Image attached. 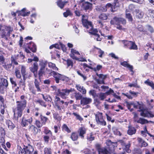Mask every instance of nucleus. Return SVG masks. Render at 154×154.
Listing matches in <instances>:
<instances>
[{"instance_id":"de8ad7c7","label":"nucleus","mask_w":154,"mask_h":154,"mask_svg":"<svg viewBox=\"0 0 154 154\" xmlns=\"http://www.w3.org/2000/svg\"><path fill=\"white\" fill-rule=\"evenodd\" d=\"M51 149L49 148H45L44 149V154H52Z\"/></svg>"},{"instance_id":"5fc2aeb1","label":"nucleus","mask_w":154,"mask_h":154,"mask_svg":"<svg viewBox=\"0 0 154 154\" xmlns=\"http://www.w3.org/2000/svg\"><path fill=\"white\" fill-rule=\"evenodd\" d=\"M21 71L23 76H24L25 75V73L26 72V68L25 66H22Z\"/></svg>"},{"instance_id":"4c0bfd02","label":"nucleus","mask_w":154,"mask_h":154,"mask_svg":"<svg viewBox=\"0 0 154 154\" xmlns=\"http://www.w3.org/2000/svg\"><path fill=\"white\" fill-rule=\"evenodd\" d=\"M143 12L142 11H139L136 13V17L137 18L140 19L143 17Z\"/></svg>"},{"instance_id":"f3484780","label":"nucleus","mask_w":154,"mask_h":154,"mask_svg":"<svg viewBox=\"0 0 154 154\" xmlns=\"http://www.w3.org/2000/svg\"><path fill=\"white\" fill-rule=\"evenodd\" d=\"M140 115L144 117H152L154 116L149 112L147 109H144L141 112Z\"/></svg>"},{"instance_id":"f03ea898","label":"nucleus","mask_w":154,"mask_h":154,"mask_svg":"<svg viewBox=\"0 0 154 154\" xmlns=\"http://www.w3.org/2000/svg\"><path fill=\"white\" fill-rule=\"evenodd\" d=\"M26 101H21L17 105L16 109L14 110V119L16 121L18 120L19 117H20L22 114L23 110L26 106Z\"/></svg>"},{"instance_id":"79ce46f5","label":"nucleus","mask_w":154,"mask_h":154,"mask_svg":"<svg viewBox=\"0 0 154 154\" xmlns=\"http://www.w3.org/2000/svg\"><path fill=\"white\" fill-rule=\"evenodd\" d=\"M148 32L149 31L151 33H152L154 32V30L153 28L150 25H148L146 26V28L145 29Z\"/></svg>"},{"instance_id":"c85d7f7f","label":"nucleus","mask_w":154,"mask_h":154,"mask_svg":"<svg viewBox=\"0 0 154 154\" xmlns=\"http://www.w3.org/2000/svg\"><path fill=\"white\" fill-rule=\"evenodd\" d=\"M144 83L150 86L154 90V84L152 81H149V79L144 82Z\"/></svg>"},{"instance_id":"69168bd1","label":"nucleus","mask_w":154,"mask_h":154,"mask_svg":"<svg viewBox=\"0 0 154 154\" xmlns=\"http://www.w3.org/2000/svg\"><path fill=\"white\" fill-rule=\"evenodd\" d=\"M102 68V66L100 65H98L97 66L96 68H94L93 69L96 72L99 71L100 69Z\"/></svg>"},{"instance_id":"7ed1b4c3","label":"nucleus","mask_w":154,"mask_h":154,"mask_svg":"<svg viewBox=\"0 0 154 154\" xmlns=\"http://www.w3.org/2000/svg\"><path fill=\"white\" fill-rule=\"evenodd\" d=\"M48 64L47 61H44L40 64L41 67L38 71L39 77H41L43 75L51 73V70L48 69V68H45L46 66Z\"/></svg>"},{"instance_id":"7c9ffc66","label":"nucleus","mask_w":154,"mask_h":154,"mask_svg":"<svg viewBox=\"0 0 154 154\" xmlns=\"http://www.w3.org/2000/svg\"><path fill=\"white\" fill-rule=\"evenodd\" d=\"M60 102L62 103V104H63L64 105L66 106L68 104L69 102H65L62 100H60V99L59 98V97H56L55 98V102Z\"/></svg>"},{"instance_id":"3c124183","label":"nucleus","mask_w":154,"mask_h":154,"mask_svg":"<svg viewBox=\"0 0 154 154\" xmlns=\"http://www.w3.org/2000/svg\"><path fill=\"white\" fill-rule=\"evenodd\" d=\"M35 124L38 128H40L43 125L42 122L41 123L40 121L38 120H36L35 122Z\"/></svg>"},{"instance_id":"1a4fd4ad","label":"nucleus","mask_w":154,"mask_h":154,"mask_svg":"<svg viewBox=\"0 0 154 154\" xmlns=\"http://www.w3.org/2000/svg\"><path fill=\"white\" fill-rule=\"evenodd\" d=\"M96 146L98 150L99 154H111L109 146L100 148L99 144H97Z\"/></svg>"},{"instance_id":"774afa93","label":"nucleus","mask_w":154,"mask_h":154,"mask_svg":"<svg viewBox=\"0 0 154 154\" xmlns=\"http://www.w3.org/2000/svg\"><path fill=\"white\" fill-rule=\"evenodd\" d=\"M43 139L45 142L46 143H48L49 142V137L47 136H44Z\"/></svg>"},{"instance_id":"0eeeda50","label":"nucleus","mask_w":154,"mask_h":154,"mask_svg":"<svg viewBox=\"0 0 154 154\" xmlns=\"http://www.w3.org/2000/svg\"><path fill=\"white\" fill-rule=\"evenodd\" d=\"M53 89L55 90V93L56 95L58 96H64L65 95L68 96L69 93L72 91V89L70 90L67 89H63L61 90L57 89L56 87L55 86L52 87Z\"/></svg>"},{"instance_id":"c756f323","label":"nucleus","mask_w":154,"mask_h":154,"mask_svg":"<svg viewBox=\"0 0 154 154\" xmlns=\"http://www.w3.org/2000/svg\"><path fill=\"white\" fill-rule=\"evenodd\" d=\"M40 117L42 124H43V125H45L46 122L48 120V119L47 117L43 116L42 115L40 116Z\"/></svg>"},{"instance_id":"6e6d98bb","label":"nucleus","mask_w":154,"mask_h":154,"mask_svg":"<svg viewBox=\"0 0 154 154\" xmlns=\"http://www.w3.org/2000/svg\"><path fill=\"white\" fill-rule=\"evenodd\" d=\"M125 149L126 151L128 153H130L131 152V150L129 149V148L130 146V144L129 143L125 146Z\"/></svg>"},{"instance_id":"ddd939ff","label":"nucleus","mask_w":154,"mask_h":154,"mask_svg":"<svg viewBox=\"0 0 154 154\" xmlns=\"http://www.w3.org/2000/svg\"><path fill=\"white\" fill-rule=\"evenodd\" d=\"M96 75L99 78V79L96 80L97 83L98 84H105L104 80L107 77V75L102 74H98L97 72Z\"/></svg>"},{"instance_id":"e2e57ef3","label":"nucleus","mask_w":154,"mask_h":154,"mask_svg":"<svg viewBox=\"0 0 154 154\" xmlns=\"http://www.w3.org/2000/svg\"><path fill=\"white\" fill-rule=\"evenodd\" d=\"M18 148L20 149L19 154H26L25 151L23 148L22 149L20 146H19Z\"/></svg>"},{"instance_id":"49530a36","label":"nucleus","mask_w":154,"mask_h":154,"mask_svg":"<svg viewBox=\"0 0 154 154\" xmlns=\"http://www.w3.org/2000/svg\"><path fill=\"white\" fill-rule=\"evenodd\" d=\"M15 73L16 77L20 79L21 78V76L20 73V71L17 69H16L15 70Z\"/></svg>"},{"instance_id":"603ef678","label":"nucleus","mask_w":154,"mask_h":154,"mask_svg":"<svg viewBox=\"0 0 154 154\" xmlns=\"http://www.w3.org/2000/svg\"><path fill=\"white\" fill-rule=\"evenodd\" d=\"M146 46L149 47L147 48L148 49L150 48L154 51V44H151L150 43H148L146 44Z\"/></svg>"},{"instance_id":"338daca9","label":"nucleus","mask_w":154,"mask_h":154,"mask_svg":"<svg viewBox=\"0 0 154 154\" xmlns=\"http://www.w3.org/2000/svg\"><path fill=\"white\" fill-rule=\"evenodd\" d=\"M129 86L130 87H137L139 88V86L137 84V81H136V82L134 83L130 84L129 85Z\"/></svg>"},{"instance_id":"393cba45","label":"nucleus","mask_w":154,"mask_h":154,"mask_svg":"<svg viewBox=\"0 0 154 154\" xmlns=\"http://www.w3.org/2000/svg\"><path fill=\"white\" fill-rule=\"evenodd\" d=\"M121 65L125 67L128 68L129 70L131 72L133 71V67L132 66L128 64L126 61H124L123 62L121 63Z\"/></svg>"},{"instance_id":"13d9d810","label":"nucleus","mask_w":154,"mask_h":154,"mask_svg":"<svg viewBox=\"0 0 154 154\" xmlns=\"http://www.w3.org/2000/svg\"><path fill=\"white\" fill-rule=\"evenodd\" d=\"M108 95H109L110 94H111L112 95H113V96H118L116 95L115 94H114L113 90L110 89L109 90L106 92Z\"/></svg>"},{"instance_id":"052dcab7","label":"nucleus","mask_w":154,"mask_h":154,"mask_svg":"<svg viewBox=\"0 0 154 154\" xmlns=\"http://www.w3.org/2000/svg\"><path fill=\"white\" fill-rule=\"evenodd\" d=\"M89 94L90 95H91L92 96H96V91L94 90H91L89 91Z\"/></svg>"},{"instance_id":"37998d69","label":"nucleus","mask_w":154,"mask_h":154,"mask_svg":"<svg viewBox=\"0 0 154 154\" xmlns=\"http://www.w3.org/2000/svg\"><path fill=\"white\" fill-rule=\"evenodd\" d=\"M5 143V140L4 137L1 136L0 137V144H1L2 147H5L6 148Z\"/></svg>"},{"instance_id":"9b49d317","label":"nucleus","mask_w":154,"mask_h":154,"mask_svg":"<svg viewBox=\"0 0 154 154\" xmlns=\"http://www.w3.org/2000/svg\"><path fill=\"white\" fill-rule=\"evenodd\" d=\"M51 74L52 75H53L56 82L57 83H58L60 80L63 81L65 79L66 77L65 76L54 71H51Z\"/></svg>"},{"instance_id":"473e14b6","label":"nucleus","mask_w":154,"mask_h":154,"mask_svg":"<svg viewBox=\"0 0 154 154\" xmlns=\"http://www.w3.org/2000/svg\"><path fill=\"white\" fill-rule=\"evenodd\" d=\"M99 18L100 19L103 20H105L108 18V15L107 14L104 13L101 14L99 16Z\"/></svg>"},{"instance_id":"72a5a7b5","label":"nucleus","mask_w":154,"mask_h":154,"mask_svg":"<svg viewBox=\"0 0 154 154\" xmlns=\"http://www.w3.org/2000/svg\"><path fill=\"white\" fill-rule=\"evenodd\" d=\"M34 84L35 87L37 89V91L38 92L41 91V89L39 86V83L38 81L36 79L35 80Z\"/></svg>"},{"instance_id":"aec40b11","label":"nucleus","mask_w":154,"mask_h":154,"mask_svg":"<svg viewBox=\"0 0 154 154\" xmlns=\"http://www.w3.org/2000/svg\"><path fill=\"white\" fill-rule=\"evenodd\" d=\"M23 149L25 151L26 154H31L34 150L33 147L30 145L24 146Z\"/></svg>"},{"instance_id":"f257e3e1","label":"nucleus","mask_w":154,"mask_h":154,"mask_svg":"<svg viewBox=\"0 0 154 154\" xmlns=\"http://www.w3.org/2000/svg\"><path fill=\"white\" fill-rule=\"evenodd\" d=\"M85 16L84 15H82V22L83 26L86 29H89V32L95 35V38H96L97 41H100L101 38L100 37V35L97 33L98 30L96 29H94L92 23L85 19Z\"/></svg>"},{"instance_id":"864d4df0","label":"nucleus","mask_w":154,"mask_h":154,"mask_svg":"<svg viewBox=\"0 0 154 154\" xmlns=\"http://www.w3.org/2000/svg\"><path fill=\"white\" fill-rule=\"evenodd\" d=\"M126 17L128 19L129 21L132 22L133 20V18L131 14L129 13H126Z\"/></svg>"},{"instance_id":"20e7f679","label":"nucleus","mask_w":154,"mask_h":154,"mask_svg":"<svg viewBox=\"0 0 154 154\" xmlns=\"http://www.w3.org/2000/svg\"><path fill=\"white\" fill-rule=\"evenodd\" d=\"M25 57V56L23 55V53L20 52L18 54L12 56L11 57V60L12 63H14L15 65H17V62H23Z\"/></svg>"},{"instance_id":"bb28decb","label":"nucleus","mask_w":154,"mask_h":154,"mask_svg":"<svg viewBox=\"0 0 154 154\" xmlns=\"http://www.w3.org/2000/svg\"><path fill=\"white\" fill-rule=\"evenodd\" d=\"M137 28L138 30L140 32H144L145 34H148L149 33L146 30L143 28V27L141 25H138L137 26Z\"/></svg>"},{"instance_id":"dca6fc26","label":"nucleus","mask_w":154,"mask_h":154,"mask_svg":"<svg viewBox=\"0 0 154 154\" xmlns=\"http://www.w3.org/2000/svg\"><path fill=\"white\" fill-rule=\"evenodd\" d=\"M82 97H76V99H81V104L83 105L89 104L91 101V99L87 98L86 97H83L82 98Z\"/></svg>"},{"instance_id":"f704fd0d","label":"nucleus","mask_w":154,"mask_h":154,"mask_svg":"<svg viewBox=\"0 0 154 154\" xmlns=\"http://www.w3.org/2000/svg\"><path fill=\"white\" fill-rule=\"evenodd\" d=\"M67 2H57V5L61 8H63Z\"/></svg>"},{"instance_id":"39448f33","label":"nucleus","mask_w":154,"mask_h":154,"mask_svg":"<svg viewBox=\"0 0 154 154\" xmlns=\"http://www.w3.org/2000/svg\"><path fill=\"white\" fill-rule=\"evenodd\" d=\"M12 31L9 27H2L1 29L0 35L2 38H5L6 40L10 36V33Z\"/></svg>"},{"instance_id":"8fccbe9b","label":"nucleus","mask_w":154,"mask_h":154,"mask_svg":"<svg viewBox=\"0 0 154 154\" xmlns=\"http://www.w3.org/2000/svg\"><path fill=\"white\" fill-rule=\"evenodd\" d=\"M12 63H11L6 65L5 63L4 65H2V66L4 68L6 69L7 70H8L12 66Z\"/></svg>"},{"instance_id":"a18cd8bd","label":"nucleus","mask_w":154,"mask_h":154,"mask_svg":"<svg viewBox=\"0 0 154 154\" xmlns=\"http://www.w3.org/2000/svg\"><path fill=\"white\" fill-rule=\"evenodd\" d=\"M87 139L89 141H92L94 139V137L92 133L88 134L87 136Z\"/></svg>"},{"instance_id":"4d7b16f0","label":"nucleus","mask_w":154,"mask_h":154,"mask_svg":"<svg viewBox=\"0 0 154 154\" xmlns=\"http://www.w3.org/2000/svg\"><path fill=\"white\" fill-rule=\"evenodd\" d=\"M1 136L4 137L5 134V132L4 129L1 127L0 130Z\"/></svg>"},{"instance_id":"6ab92c4d","label":"nucleus","mask_w":154,"mask_h":154,"mask_svg":"<svg viewBox=\"0 0 154 154\" xmlns=\"http://www.w3.org/2000/svg\"><path fill=\"white\" fill-rule=\"evenodd\" d=\"M56 103L55 104L56 106L57 109L60 111V112H64L65 110V106L63 104L60 102H56Z\"/></svg>"},{"instance_id":"2eb2a0df","label":"nucleus","mask_w":154,"mask_h":154,"mask_svg":"<svg viewBox=\"0 0 154 154\" xmlns=\"http://www.w3.org/2000/svg\"><path fill=\"white\" fill-rule=\"evenodd\" d=\"M30 71L32 72L35 78L37 76V71L38 69V65L37 62H35L34 63L33 65L29 68Z\"/></svg>"},{"instance_id":"a19ab883","label":"nucleus","mask_w":154,"mask_h":154,"mask_svg":"<svg viewBox=\"0 0 154 154\" xmlns=\"http://www.w3.org/2000/svg\"><path fill=\"white\" fill-rule=\"evenodd\" d=\"M48 66L52 68L53 69L55 70H58V68L56 66V65L55 64L52 63L51 62L48 63Z\"/></svg>"},{"instance_id":"5701e85b","label":"nucleus","mask_w":154,"mask_h":154,"mask_svg":"<svg viewBox=\"0 0 154 154\" xmlns=\"http://www.w3.org/2000/svg\"><path fill=\"white\" fill-rule=\"evenodd\" d=\"M26 9L23 8L21 11H20L18 13L19 15L22 16L23 17L27 16L29 15L30 12V11L26 12Z\"/></svg>"},{"instance_id":"2f4dec72","label":"nucleus","mask_w":154,"mask_h":154,"mask_svg":"<svg viewBox=\"0 0 154 154\" xmlns=\"http://www.w3.org/2000/svg\"><path fill=\"white\" fill-rule=\"evenodd\" d=\"M70 137L73 141L76 140L78 138V135L76 133L73 132L71 134Z\"/></svg>"},{"instance_id":"4468645a","label":"nucleus","mask_w":154,"mask_h":154,"mask_svg":"<svg viewBox=\"0 0 154 154\" xmlns=\"http://www.w3.org/2000/svg\"><path fill=\"white\" fill-rule=\"evenodd\" d=\"M82 7L85 10H90L92 9V5L91 3L88 2H85L84 0L82 1Z\"/></svg>"},{"instance_id":"cd10ccee","label":"nucleus","mask_w":154,"mask_h":154,"mask_svg":"<svg viewBox=\"0 0 154 154\" xmlns=\"http://www.w3.org/2000/svg\"><path fill=\"white\" fill-rule=\"evenodd\" d=\"M1 84L2 85V88L3 87L7 88L8 85V83L7 80L4 79H1Z\"/></svg>"},{"instance_id":"4be33fe9","label":"nucleus","mask_w":154,"mask_h":154,"mask_svg":"<svg viewBox=\"0 0 154 154\" xmlns=\"http://www.w3.org/2000/svg\"><path fill=\"white\" fill-rule=\"evenodd\" d=\"M6 124L8 125L9 129L13 130L15 127V125L9 120H8L6 122Z\"/></svg>"},{"instance_id":"0e129e2a","label":"nucleus","mask_w":154,"mask_h":154,"mask_svg":"<svg viewBox=\"0 0 154 154\" xmlns=\"http://www.w3.org/2000/svg\"><path fill=\"white\" fill-rule=\"evenodd\" d=\"M71 14V13L69 10H67L66 12H64L63 14V15L64 17H67L69 15H70Z\"/></svg>"},{"instance_id":"423d86ee","label":"nucleus","mask_w":154,"mask_h":154,"mask_svg":"<svg viewBox=\"0 0 154 154\" xmlns=\"http://www.w3.org/2000/svg\"><path fill=\"white\" fill-rule=\"evenodd\" d=\"M126 105L128 109L130 110L131 112H132L133 110V108H131L132 106H133L134 108L137 109L138 108L139 109V111L141 112L144 108L143 105L141 104L138 102H137V105H136L132 103H129L127 102L126 103Z\"/></svg>"},{"instance_id":"412c9836","label":"nucleus","mask_w":154,"mask_h":154,"mask_svg":"<svg viewBox=\"0 0 154 154\" xmlns=\"http://www.w3.org/2000/svg\"><path fill=\"white\" fill-rule=\"evenodd\" d=\"M87 129L84 127H80L78 131L79 135L82 138H84V134H85Z\"/></svg>"},{"instance_id":"680f3d73","label":"nucleus","mask_w":154,"mask_h":154,"mask_svg":"<svg viewBox=\"0 0 154 154\" xmlns=\"http://www.w3.org/2000/svg\"><path fill=\"white\" fill-rule=\"evenodd\" d=\"M77 73L81 77H82L83 78L84 81H85L86 79H87L86 77V76L82 74L81 73L80 71L77 70Z\"/></svg>"},{"instance_id":"e433bc0d","label":"nucleus","mask_w":154,"mask_h":154,"mask_svg":"<svg viewBox=\"0 0 154 154\" xmlns=\"http://www.w3.org/2000/svg\"><path fill=\"white\" fill-rule=\"evenodd\" d=\"M26 122V118L24 117H23L21 122V125L23 127H25L28 125L29 124Z\"/></svg>"},{"instance_id":"c03bdc74","label":"nucleus","mask_w":154,"mask_h":154,"mask_svg":"<svg viewBox=\"0 0 154 154\" xmlns=\"http://www.w3.org/2000/svg\"><path fill=\"white\" fill-rule=\"evenodd\" d=\"M62 129L64 131H65L67 132L68 133H70L71 132V131L68 128L67 125L64 124L62 127Z\"/></svg>"},{"instance_id":"f8f14e48","label":"nucleus","mask_w":154,"mask_h":154,"mask_svg":"<svg viewBox=\"0 0 154 154\" xmlns=\"http://www.w3.org/2000/svg\"><path fill=\"white\" fill-rule=\"evenodd\" d=\"M110 23L112 25H120V23L125 25L126 23V21L123 18L115 17L110 21Z\"/></svg>"},{"instance_id":"09e8293b","label":"nucleus","mask_w":154,"mask_h":154,"mask_svg":"<svg viewBox=\"0 0 154 154\" xmlns=\"http://www.w3.org/2000/svg\"><path fill=\"white\" fill-rule=\"evenodd\" d=\"M53 117L54 118L57 120L59 121L61 119V117L57 113H55L53 114Z\"/></svg>"},{"instance_id":"c9c22d12","label":"nucleus","mask_w":154,"mask_h":154,"mask_svg":"<svg viewBox=\"0 0 154 154\" xmlns=\"http://www.w3.org/2000/svg\"><path fill=\"white\" fill-rule=\"evenodd\" d=\"M138 123H140L141 124H144L146 123H148L147 120L145 119L142 118H140L138 120H137L136 121Z\"/></svg>"},{"instance_id":"6e6552de","label":"nucleus","mask_w":154,"mask_h":154,"mask_svg":"<svg viewBox=\"0 0 154 154\" xmlns=\"http://www.w3.org/2000/svg\"><path fill=\"white\" fill-rule=\"evenodd\" d=\"M121 42L124 45V47L128 48L129 49L136 50L137 49V46L135 43L130 41L127 40H122Z\"/></svg>"},{"instance_id":"58836bf2","label":"nucleus","mask_w":154,"mask_h":154,"mask_svg":"<svg viewBox=\"0 0 154 154\" xmlns=\"http://www.w3.org/2000/svg\"><path fill=\"white\" fill-rule=\"evenodd\" d=\"M5 63V58L3 55L0 54V64L4 65Z\"/></svg>"},{"instance_id":"a878e982","label":"nucleus","mask_w":154,"mask_h":154,"mask_svg":"<svg viewBox=\"0 0 154 154\" xmlns=\"http://www.w3.org/2000/svg\"><path fill=\"white\" fill-rule=\"evenodd\" d=\"M29 130L35 134H37L38 131V130L37 128L33 125H32L29 126Z\"/></svg>"},{"instance_id":"a211bd4d","label":"nucleus","mask_w":154,"mask_h":154,"mask_svg":"<svg viewBox=\"0 0 154 154\" xmlns=\"http://www.w3.org/2000/svg\"><path fill=\"white\" fill-rule=\"evenodd\" d=\"M30 51L33 52H35L36 51V46L32 42H30L29 43H27V45L26 46Z\"/></svg>"},{"instance_id":"ea45409f","label":"nucleus","mask_w":154,"mask_h":154,"mask_svg":"<svg viewBox=\"0 0 154 154\" xmlns=\"http://www.w3.org/2000/svg\"><path fill=\"white\" fill-rule=\"evenodd\" d=\"M72 114L75 117L76 119L80 121L83 120V118L77 113L76 112H73Z\"/></svg>"},{"instance_id":"9d476101","label":"nucleus","mask_w":154,"mask_h":154,"mask_svg":"<svg viewBox=\"0 0 154 154\" xmlns=\"http://www.w3.org/2000/svg\"><path fill=\"white\" fill-rule=\"evenodd\" d=\"M96 121L98 125L105 126L106 125V121L103 119L102 113H99L95 115Z\"/></svg>"},{"instance_id":"b1692460","label":"nucleus","mask_w":154,"mask_h":154,"mask_svg":"<svg viewBox=\"0 0 154 154\" xmlns=\"http://www.w3.org/2000/svg\"><path fill=\"white\" fill-rule=\"evenodd\" d=\"M128 128L127 131L128 134L131 135L136 133V129L134 127L129 126Z\"/></svg>"},{"instance_id":"bf43d9fd","label":"nucleus","mask_w":154,"mask_h":154,"mask_svg":"<svg viewBox=\"0 0 154 154\" xmlns=\"http://www.w3.org/2000/svg\"><path fill=\"white\" fill-rule=\"evenodd\" d=\"M67 62V64L68 67L71 66L72 67L73 66V62L71 60L69 59H68L67 60H65Z\"/></svg>"}]
</instances>
